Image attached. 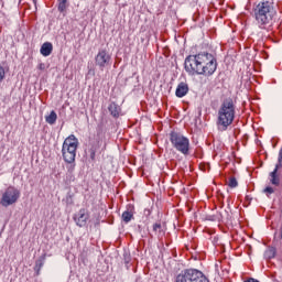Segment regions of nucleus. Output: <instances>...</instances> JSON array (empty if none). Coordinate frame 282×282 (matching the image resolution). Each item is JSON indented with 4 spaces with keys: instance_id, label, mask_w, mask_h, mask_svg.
<instances>
[{
    "instance_id": "17",
    "label": "nucleus",
    "mask_w": 282,
    "mask_h": 282,
    "mask_svg": "<svg viewBox=\"0 0 282 282\" xmlns=\"http://www.w3.org/2000/svg\"><path fill=\"white\" fill-rule=\"evenodd\" d=\"M276 257V249L274 247H269L264 251V259H274Z\"/></svg>"
},
{
    "instance_id": "6",
    "label": "nucleus",
    "mask_w": 282,
    "mask_h": 282,
    "mask_svg": "<svg viewBox=\"0 0 282 282\" xmlns=\"http://www.w3.org/2000/svg\"><path fill=\"white\" fill-rule=\"evenodd\" d=\"M176 282H210V280L199 270L187 269L176 276Z\"/></svg>"
},
{
    "instance_id": "12",
    "label": "nucleus",
    "mask_w": 282,
    "mask_h": 282,
    "mask_svg": "<svg viewBox=\"0 0 282 282\" xmlns=\"http://www.w3.org/2000/svg\"><path fill=\"white\" fill-rule=\"evenodd\" d=\"M186 94H188V84L181 82L176 87L175 96L176 98H184Z\"/></svg>"
},
{
    "instance_id": "14",
    "label": "nucleus",
    "mask_w": 282,
    "mask_h": 282,
    "mask_svg": "<svg viewBox=\"0 0 282 282\" xmlns=\"http://www.w3.org/2000/svg\"><path fill=\"white\" fill-rule=\"evenodd\" d=\"M53 50H54V46L52 45V43L45 42L44 44H42L40 52L42 56H50Z\"/></svg>"
},
{
    "instance_id": "10",
    "label": "nucleus",
    "mask_w": 282,
    "mask_h": 282,
    "mask_svg": "<svg viewBox=\"0 0 282 282\" xmlns=\"http://www.w3.org/2000/svg\"><path fill=\"white\" fill-rule=\"evenodd\" d=\"M66 175L64 178L65 184H72V182H75L76 176L74 175V171H76V163H69L66 166Z\"/></svg>"
},
{
    "instance_id": "25",
    "label": "nucleus",
    "mask_w": 282,
    "mask_h": 282,
    "mask_svg": "<svg viewBox=\"0 0 282 282\" xmlns=\"http://www.w3.org/2000/svg\"><path fill=\"white\" fill-rule=\"evenodd\" d=\"M59 3H67V0H58Z\"/></svg>"
},
{
    "instance_id": "21",
    "label": "nucleus",
    "mask_w": 282,
    "mask_h": 282,
    "mask_svg": "<svg viewBox=\"0 0 282 282\" xmlns=\"http://www.w3.org/2000/svg\"><path fill=\"white\" fill-rule=\"evenodd\" d=\"M263 193H265L267 197H270V195H272V194L274 193V188L268 186V187H265V188L263 189Z\"/></svg>"
},
{
    "instance_id": "8",
    "label": "nucleus",
    "mask_w": 282,
    "mask_h": 282,
    "mask_svg": "<svg viewBox=\"0 0 282 282\" xmlns=\"http://www.w3.org/2000/svg\"><path fill=\"white\" fill-rule=\"evenodd\" d=\"M95 64L101 72H105L106 67H111V54L105 48L99 50L95 57Z\"/></svg>"
},
{
    "instance_id": "18",
    "label": "nucleus",
    "mask_w": 282,
    "mask_h": 282,
    "mask_svg": "<svg viewBox=\"0 0 282 282\" xmlns=\"http://www.w3.org/2000/svg\"><path fill=\"white\" fill-rule=\"evenodd\" d=\"M153 232H155V235H162V224L155 223L153 225Z\"/></svg>"
},
{
    "instance_id": "5",
    "label": "nucleus",
    "mask_w": 282,
    "mask_h": 282,
    "mask_svg": "<svg viewBox=\"0 0 282 282\" xmlns=\"http://www.w3.org/2000/svg\"><path fill=\"white\" fill-rule=\"evenodd\" d=\"M170 142L178 153H182V155L191 154V140L188 137H185L181 132L172 131L170 133Z\"/></svg>"
},
{
    "instance_id": "2",
    "label": "nucleus",
    "mask_w": 282,
    "mask_h": 282,
    "mask_svg": "<svg viewBox=\"0 0 282 282\" xmlns=\"http://www.w3.org/2000/svg\"><path fill=\"white\" fill-rule=\"evenodd\" d=\"M275 14L276 10L272 1H261L253 8L256 23L261 30H265L267 25H271Z\"/></svg>"
},
{
    "instance_id": "20",
    "label": "nucleus",
    "mask_w": 282,
    "mask_h": 282,
    "mask_svg": "<svg viewBox=\"0 0 282 282\" xmlns=\"http://www.w3.org/2000/svg\"><path fill=\"white\" fill-rule=\"evenodd\" d=\"M88 153H89L90 160L94 162L96 160V148H90L88 150Z\"/></svg>"
},
{
    "instance_id": "9",
    "label": "nucleus",
    "mask_w": 282,
    "mask_h": 282,
    "mask_svg": "<svg viewBox=\"0 0 282 282\" xmlns=\"http://www.w3.org/2000/svg\"><path fill=\"white\" fill-rule=\"evenodd\" d=\"M73 219L76 226L79 228H85V226H87V220L89 219V213H87V209L82 208L77 214L74 215Z\"/></svg>"
},
{
    "instance_id": "4",
    "label": "nucleus",
    "mask_w": 282,
    "mask_h": 282,
    "mask_svg": "<svg viewBox=\"0 0 282 282\" xmlns=\"http://www.w3.org/2000/svg\"><path fill=\"white\" fill-rule=\"evenodd\" d=\"M78 150V139L70 134L64 140L62 145V155L66 164H76V151Z\"/></svg>"
},
{
    "instance_id": "11",
    "label": "nucleus",
    "mask_w": 282,
    "mask_h": 282,
    "mask_svg": "<svg viewBox=\"0 0 282 282\" xmlns=\"http://www.w3.org/2000/svg\"><path fill=\"white\" fill-rule=\"evenodd\" d=\"M135 214V207L132 204L127 205V210L122 213L121 219L124 224H129L131 219H133V215Z\"/></svg>"
},
{
    "instance_id": "15",
    "label": "nucleus",
    "mask_w": 282,
    "mask_h": 282,
    "mask_svg": "<svg viewBox=\"0 0 282 282\" xmlns=\"http://www.w3.org/2000/svg\"><path fill=\"white\" fill-rule=\"evenodd\" d=\"M47 254H42L40 257L39 260H36L35 262V271H36V274H39L41 272V268H43V265H45V259H46Z\"/></svg>"
},
{
    "instance_id": "1",
    "label": "nucleus",
    "mask_w": 282,
    "mask_h": 282,
    "mask_svg": "<svg viewBox=\"0 0 282 282\" xmlns=\"http://www.w3.org/2000/svg\"><path fill=\"white\" fill-rule=\"evenodd\" d=\"M184 69L188 76H213L217 72V57L208 52L188 55L184 62Z\"/></svg>"
},
{
    "instance_id": "7",
    "label": "nucleus",
    "mask_w": 282,
    "mask_h": 282,
    "mask_svg": "<svg viewBox=\"0 0 282 282\" xmlns=\"http://www.w3.org/2000/svg\"><path fill=\"white\" fill-rule=\"evenodd\" d=\"M19 197H21V192L14 186H9L2 194L0 204L4 208H8V206H12V204H17Z\"/></svg>"
},
{
    "instance_id": "23",
    "label": "nucleus",
    "mask_w": 282,
    "mask_h": 282,
    "mask_svg": "<svg viewBox=\"0 0 282 282\" xmlns=\"http://www.w3.org/2000/svg\"><path fill=\"white\" fill-rule=\"evenodd\" d=\"M6 78V69L3 66H0V83H3V79Z\"/></svg>"
},
{
    "instance_id": "13",
    "label": "nucleus",
    "mask_w": 282,
    "mask_h": 282,
    "mask_svg": "<svg viewBox=\"0 0 282 282\" xmlns=\"http://www.w3.org/2000/svg\"><path fill=\"white\" fill-rule=\"evenodd\" d=\"M108 110H109L110 115L112 116V118H120V112L122 111V109L118 106V104L111 102L108 106Z\"/></svg>"
},
{
    "instance_id": "19",
    "label": "nucleus",
    "mask_w": 282,
    "mask_h": 282,
    "mask_svg": "<svg viewBox=\"0 0 282 282\" xmlns=\"http://www.w3.org/2000/svg\"><path fill=\"white\" fill-rule=\"evenodd\" d=\"M228 186H229L230 188H237V186H239V183L237 182V178H236V177H230V178H229Z\"/></svg>"
},
{
    "instance_id": "24",
    "label": "nucleus",
    "mask_w": 282,
    "mask_h": 282,
    "mask_svg": "<svg viewBox=\"0 0 282 282\" xmlns=\"http://www.w3.org/2000/svg\"><path fill=\"white\" fill-rule=\"evenodd\" d=\"M39 69H45V64H40Z\"/></svg>"
},
{
    "instance_id": "16",
    "label": "nucleus",
    "mask_w": 282,
    "mask_h": 282,
    "mask_svg": "<svg viewBox=\"0 0 282 282\" xmlns=\"http://www.w3.org/2000/svg\"><path fill=\"white\" fill-rule=\"evenodd\" d=\"M45 120L47 124H56V120H58V115H56V111L52 110L50 116L45 117Z\"/></svg>"
},
{
    "instance_id": "3",
    "label": "nucleus",
    "mask_w": 282,
    "mask_h": 282,
    "mask_svg": "<svg viewBox=\"0 0 282 282\" xmlns=\"http://www.w3.org/2000/svg\"><path fill=\"white\" fill-rule=\"evenodd\" d=\"M237 107L232 98H226L223 100L220 108L218 109L217 127L219 131H227L228 127L235 122V113Z\"/></svg>"
},
{
    "instance_id": "22",
    "label": "nucleus",
    "mask_w": 282,
    "mask_h": 282,
    "mask_svg": "<svg viewBox=\"0 0 282 282\" xmlns=\"http://www.w3.org/2000/svg\"><path fill=\"white\" fill-rule=\"evenodd\" d=\"M65 10H67V3L58 2V11L59 12H65Z\"/></svg>"
}]
</instances>
